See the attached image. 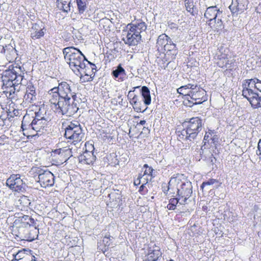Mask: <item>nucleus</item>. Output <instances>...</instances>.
<instances>
[{
  "instance_id": "obj_24",
  "label": "nucleus",
  "mask_w": 261,
  "mask_h": 261,
  "mask_svg": "<svg viewBox=\"0 0 261 261\" xmlns=\"http://www.w3.org/2000/svg\"><path fill=\"white\" fill-rule=\"evenodd\" d=\"M127 28L133 30L134 32L141 37V34L145 31L147 29V26L145 22L140 21L127 24Z\"/></svg>"
},
{
  "instance_id": "obj_15",
  "label": "nucleus",
  "mask_w": 261,
  "mask_h": 261,
  "mask_svg": "<svg viewBox=\"0 0 261 261\" xmlns=\"http://www.w3.org/2000/svg\"><path fill=\"white\" fill-rule=\"evenodd\" d=\"M259 81V80L255 78L253 79L248 80L246 81L245 83H243L242 87V95L243 96L247 99V100L250 102V104L252 105L251 100L253 98L252 96L248 95V94H246L245 91H250V90L251 91H255L256 89L257 84Z\"/></svg>"
},
{
  "instance_id": "obj_27",
  "label": "nucleus",
  "mask_w": 261,
  "mask_h": 261,
  "mask_svg": "<svg viewBox=\"0 0 261 261\" xmlns=\"http://www.w3.org/2000/svg\"><path fill=\"white\" fill-rule=\"evenodd\" d=\"M111 74L114 79H118V81H123L126 77L125 70L122 66H117L116 68H114Z\"/></svg>"
},
{
  "instance_id": "obj_63",
  "label": "nucleus",
  "mask_w": 261,
  "mask_h": 261,
  "mask_svg": "<svg viewBox=\"0 0 261 261\" xmlns=\"http://www.w3.org/2000/svg\"><path fill=\"white\" fill-rule=\"evenodd\" d=\"M144 184H142V185L141 186L140 188V190H143V188H144Z\"/></svg>"
},
{
  "instance_id": "obj_46",
  "label": "nucleus",
  "mask_w": 261,
  "mask_h": 261,
  "mask_svg": "<svg viewBox=\"0 0 261 261\" xmlns=\"http://www.w3.org/2000/svg\"><path fill=\"white\" fill-rule=\"evenodd\" d=\"M216 132L215 130L208 129V130L205 133L204 137V140L209 142L212 136Z\"/></svg>"
},
{
  "instance_id": "obj_39",
  "label": "nucleus",
  "mask_w": 261,
  "mask_h": 261,
  "mask_svg": "<svg viewBox=\"0 0 261 261\" xmlns=\"http://www.w3.org/2000/svg\"><path fill=\"white\" fill-rule=\"evenodd\" d=\"M129 102L133 106L134 110L137 112H144L147 109V107H146L144 110H143V108L145 106V105L143 103H136L131 98H130Z\"/></svg>"
},
{
  "instance_id": "obj_9",
  "label": "nucleus",
  "mask_w": 261,
  "mask_h": 261,
  "mask_svg": "<svg viewBox=\"0 0 261 261\" xmlns=\"http://www.w3.org/2000/svg\"><path fill=\"white\" fill-rule=\"evenodd\" d=\"M55 177L49 171H40L38 178L41 187L46 188L51 187L54 184Z\"/></svg>"
},
{
  "instance_id": "obj_23",
  "label": "nucleus",
  "mask_w": 261,
  "mask_h": 261,
  "mask_svg": "<svg viewBox=\"0 0 261 261\" xmlns=\"http://www.w3.org/2000/svg\"><path fill=\"white\" fill-rule=\"evenodd\" d=\"M79 162L84 164H92L96 159V156L94 155L92 151L86 150L83 154L78 157Z\"/></svg>"
},
{
  "instance_id": "obj_38",
  "label": "nucleus",
  "mask_w": 261,
  "mask_h": 261,
  "mask_svg": "<svg viewBox=\"0 0 261 261\" xmlns=\"http://www.w3.org/2000/svg\"><path fill=\"white\" fill-rule=\"evenodd\" d=\"M129 102L133 106L134 110L137 112H144L147 109V107H146L144 110H143V108L145 106V105L143 103H136L131 98H130Z\"/></svg>"
},
{
  "instance_id": "obj_1",
  "label": "nucleus",
  "mask_w": 261,
  "mask_h": 261,
  "mask_svg": "<svg viewBox=\"0 0 261 261\" xmlns=\"http://www.w3.org/2000/svg\"><path fill=\"white\" fill-rule=\"evenodd\" d=\"M48 93L51 95L49 100L50 103H56L64 99H74L76 97V93L72 91L71 86L65 82H62L58 84V87L51 89Z\"/></svg>"
},
{
  "instance_id": "obj_45",
  "label": "nucleus",
  "mask_w": 261,
  "mask_h": 261,
  "mask_svg": "<svg viewBox=\"0 0 261 261\" xmlns=\"http://www.w3.org/2000/svg\"><path fill=\"white\" fill-rule=\"evenodd\" d=\"M55 153H58L59 155H64L68 154L70 156H72V151L71 149H56L55 151Z\"/></svg>"
},
{
  "instance_id": "obj_8",
  "label": "nucleus",
  "mask_w": 261,
  "mask_h": 261,
  "mask_svg": "<svg viewBox=\"0 0 261 261\" xmlns=\"http://www.w3.org/2000/svg\"><path fill=\"white\" fill-rule=\"evenodd\" d=\"M6 184L11 190L15 192H23L25 190V183L21 178V176L19 174L11 175L7 179Z\"/></svg>"
},
{
  "instance_id": "obj_2",
  "label": "nucleus",
  "mask_w": 261,
  "mask_h": 261,
  "mask_svg": "<svg viewBox=\"0 0 261 261\" xmlns=\"http://www.w3.org/2000/svg\"><path fill=\"white\" fill-rule=\"evenodd\" d=\"M202 120L198 117H192L189 121H185L183 126L185 127L178 135L180 138L185 137L186 140L192 141L195 139L201 130L202 125Z\"/></svg>"
},
{
  "instance_id": "obj_53",
  "label": "nucleus",
  "mask_w": 261,
  "mask_h": 261,
  "mask_svg": "<svg viewBox=\"0 0 261 261\" xmlns=\"http://www.w3.org/2000/svg\"><path fill=\"white\" fill-rule=\"evenodd\" d=\"M142 174H139V175H138V177L137 178V179L135 180L134 181V184L135 185H140V183H141V178H142Z\"/></svg>"
},
{
  "instance_id": "obj_14",
  "label": "nucleus",
  "mask_w": 261,
  "mask_h": 261,
  "mask_svg": "<svg viewBox=\"0 0 261 261\" xmlns=\"http://www.w3.org/2000/svg\"><path fill=\"white\" fill-rule=\"evenodd\" d=\"M248 0H232L229 8L233 15H238L247 9Z\"/></svg>"
},
{
  "instance_id": "obj_61",
  "label": "nucleus",
  "mask_w": 261,
  "mask_h": 261,
  "mask_svg": "<svg viewBox=\"0 0 261 261\" xmlns=\"http://www.w3.org/2000/svg\"><path fill=\"white\" fill-rule=\"evenodd\" d=\"M145 123H146V121L143 120H141L138 124H141V125H144L145 124Z\"/></svg>"
},
{
  "instance_id": "obj_43",
  "label": "nucleus",
  "mask_w": 261,
  "mask_h": 261,
  "mask_svg": "<svg viewBox=\"0 0 261 261\" xmlns=\"http://www.w3.org/2000/svg\"><path fill=\"white\" fill-rule=\"evenodd\" d=\"M176 44L173 43L172 40L170 39L168 43L166 44L165 47L163 49V53H164L165 51H169L176 49Z\"/></svg>"
},
{
  "instance_id": "obj_33",
  "label": "nucleus",
  "mask_w": 261,
  "mask_h": 261,
  "mask_svg": "<svg viewBox=\"0 0 261 261\" xmlns=\"http://www.w3.org/2000/svg\"><path fill=\"white\" fill-rule=\"evenodd\" d=\"M58 8L68 12L70 10L71 0H57Z\"/></svg>"
},
{
  "instance_id": "obj_37",
  "label": "nucleus",
  "mask_w": 261,
  "mask_h": 261,
  "mask_svg": "<svg viewBox=\"0 0 261 261\" xmlns=\"http://www.w3.org/2000/svg\"><path fill=\"white\" fill-rule=\"evenodd\" d=\"M82 71H84L85 76H87L86 79L84 80V82H90L93 80L94 75H93V70H90L89 66H84L83 68H82Z\"/></svg>"
},
{
  "instance_id": "obj_20",
  "label": "nucleus",
  "mask_w": 261,
  "mask_h": 261,
  "mask_svg": "<svg viewBox=\"0 0 261 261\" xmlns=\"http://www.w3.org/2000/svg\"><path fill=\"white\" fill-rule=\"evenodd\" d=\"M37 93L36 91V87L32 83L27 84L26 87V92L24 96V99L25 101L28 103H34L36 100Z\"/></svg>"
},
{
  "instance_id": "obj_50",
  "label": "nucleus",
  "mask_w": 261,
  "mask_h": 261,
  "mask_svg": "<svg viewBox=\"0 0 261 261\" xmlns=\"http://www.w3.org/2000/svg\"><path fill=\"white\" fill-rule=\"evenodd\" d=\"M210 140H212V143L216 146L217 144V143H218L219 137L217 135L214 134L212 136Z\"/></svg>"
},
{
  "instance_id": "obj_13",
  "label": "nucleus",
  "mask_w": 261,
  "mask_h": 261,
  "mask_svg": "<svg viewBox=\"0 0 261 261\" xmlns=\"http://www.w3.org/2000/svg\"><path fill=\"white\" fill-rule=\"evenodd\" d=\"M245 93L248 95L252 96V107L254 108H261V81L259 80L257 84L256 89L255 91H251L250 92L245 91Z\"/></svg>"
},
{
  "instance_id": "obj_21",
  "label": "nucleus",
  "mask_w": 261,
  "mask_h": 261,
  "mask_svg": "<svg viewBox=\"0 0 261 261\" xmlns=\"http://www.w3.org/2000/svg\"><path fill=\"white\" fill-rule=\"evenodd\" d=\"M162 254L160 247L154 244L149 247L147 257L144 261H156L161 257Z\"/></svg>"
},
{
  "instance_id": "obj_47",
  "label": "nucleus",
  "mask_w": 261,
  "mask_h": 261,
  "mask_svg": "<svg viewBox=\"0 0 261 261\" xmlns=\"http://www.w3.org/2000/svg\"><path fill=\"white\" fill-rule=\"evenodd\" d=\"M216 159L214 156L213 154H211V156L207 158V163L209 166H213L216 162Z\"/></svg>"
},
{
  "instance_id": "obj_49",
  "label": "nucleus",
  "mask_w": 261,
  "mask_h": 261,
  "mask_svg": "<svg viewBox=\"0 0 261 261\" xmlns=\"http://www.w3.org/2000/svg\"><path fill=\"white\" fill-rule=\"evenodd\" d=\"M185 6L186 7L187 10L192 14L193 12L194 7L193 3L190 2H187L185 4Z\"/></svg>"
},
{
  "instance_id": "obj_29",
  "label": "nucleus",
  "mask_w": 261,
  "mask_h": 261,
  "mask_svg": "<svg viewBox=\"0 0 261 261\" xmlns=\"http://www.w3.org/2000/svg\"><path fill=\"white\" fill-rule=\"evenodd\" d=\"M17 74H18V70L16 69L15 66H12V69H7L3 72L2 77L14 82L15 75H16Z\"/></svg>"
},
{
  "instance_id": "obj_7",
  "label": "nucleus",
  "mask_w": 261,
  "mask_h": 261,
  "mask_svg": "<svg viewBox=\"0 0 261 261\" xmlns=\"http://www.w3.org/2000/svg\"><path fill=\"white\" fill-rule=\"evenodd\" d=\"M176 184V195L181 200V203H186L192 194V183L189 181H181L174 178Z\"/></svg>"
},
{
  "instance_id": "obj_32",
  "label": "nucleus",
  "mask_w": 261,
  "mask_h": 261,
  "mask_svg": "<svg viewBox=\"0 0 261 261\" xmlns=\"http://www.w3.org/2000/svg\"><path fill=\"white\" fill-rule=\"evenodd\" d=\"M16 70H18V74L15 75V80L14 82L16 87H17L19 85L21 84V82L23 77V71H24L23 66H15Z\"/></svg>"
},
{
  "instance_id": "obj_3",
  "label": "nucleus",
  "mask_w": 261,
  "mask_h": 261,
  "mask_svg": "<svg viewBox=\"0 0 261 261\" xmlns=\"http://www.w3.org/2000/svg\"><path fill=\"white\" fill-rule=\"evenodd\" d=\"M63 52L65 59L69 65H86V62L90 65H95L88 61L79 49L73 47H66Z\"/></svg>"
},
{
  "instance_id": "obj_60",
  "label": "nucleus",
  "mask_w": 261,
  "mask_h": 261,
  "mask_svg": "<svg viewBox=\"0 0 261 261\" xmlns=\"http://www.w3.org/2000/svg\"><path fill=\"white\" fill-rule=\"evenodd\" d=\"M162 189H163V192H164V193L166 195H168V191H167V189H166V188L162 187Z\"/></svg>"
},
{
  "instance_id": "obj_6",
  "label": "nucleus",
  "mask_w": 261,
  "mask_h": 261,
  "mask_svg": "<svg viewBox=\"0 0 261 261\" xmlns=\"http://www.w3.org/2000/svg\"><path fill=\"white\" fill-rule=\"evenodd\" d=\"M186 96L188 100V101H185V103L190 107L193 105L201 104L207 99L206 91L194 84H193L192 89L189 91V94Z\"/></svg>"
},
{
  "instance_id": "obj_58",
  "label": "nucleus",
  "mask_w": 261,
  "mask_h": 261,
  "mask_svg": "<svg viewBox=\"0 0 261 261\" xmlns=\"http://www.w3.org/2000/svg\"><path fill=\"white\" fill-rule=\"evenodd\" d=\"M90 68V70H93V75H95V73L99 69H97V66H95V68H92V66H89Z\"/></svg>"
},
{
  "instance_id": "obj_28",
  "label": "nucleus",
  "mask_w": 261,
  "mask_h": 261,
  "mask_svg": "<svg viewBox=\"0 0 261 261\" xmlns=\"http://www.w3.org/2000/svg\"><path fill=\"white\" fill-rule=\"evenodd\" d=\"M3 88L4 89H6L7 92H9L10 93H14L16 90L19 91V89H17L14 83V82L9 81V80H6V79L3 78Z\"/></svg>"
},
{
  "instance_id": "obj_55",
  "label": "nucleus",
  "mask_w": 261,
  "mask_h": 261,
  "mask_svg": "<svg viewBox=\"0 0 261 261\" xmlns=\"http://www.w3.org/2000/svg\"><path fill=\"white\" fill-rule=\"evenodd\" d=\"M253 210L256 213L261 214V208H259L258 205H255L253 207Z\"/></svg>"
},
{
  "instance_id": "obj_18",
  "label": "nucleus",
  "mask_w": 261,
  "mask_h": 261,
  "mask_svg": "<svg viewBox=\"0 0 261 261\" xmlns=\"http://www.w3.org/2000/svg\"><path fill=\"white\" fill-rule=\"evenodd\" d=\"M222 14V12L217 7V6H210L207 8L204 17L208 20V25L212 28V21L216 17H219V15Z\"/></svg>"
},
{
  "instance_id": "obj_36",
  "label": "nucleus",
  "mask_w": 261,
  "mask_h": 261,
  "mask_svg": "<svg viewBox=\"0 0 261 261\" xmlns=\"http://www.w3.org/2000/svg\"><path fill=\"white\" fill-rule=\"evenodd\" d=\"M31 251L30 250H27L25 249H23L22 250L19 251L17 253L15 256V259L17 261H20L22 260V259L25 257H31L32 258V261H35V259H33V257L31 256L30 255L27 254L25 255V252H29Z\"/></svg>"
},
{
  "instance_id": "obj_22",
  "label": "nucleus",
  "mask_w": 261,
  "mask_h": 261,
  "mask_svg": "<svg viewBox=\"0 0 261 261\" xmlns=\"http://www.w3.org/2000/svg\"><path fill=\"white\" fill-rule=\"evenodd\" d=\"M1 53L6 54V58L9 63H12L14 59H15L16 56L17 55L16 50L11 44H8L5 46H3Z\"/></svg>"
},
{
  "instance_id": "obj_30",
  "label": "nucleus",
  "mask_w": 261,
  "mask_h": 261,
  "mask_svg": "<svg viewBox=\"0 0 261 261\" xmlns=\"http://www.w3.org/2000/svg\"><path fill=\"white\" fill-rule=\"evenodd\" d=\"M193 84H188L186 85L182 86L177 89V92L180 95H183V98L186 101H188V98H187V94H189V91L192 89Z\"/></svg>"
},
{
  "instance_id": "obj_52",
  "label": "nucleus",
  "mask_w": 261,
  "mask_h": 261,
  "mask_svg": "<svg viewBox=\"0 0 261 261\" xmlns=\"http://www.w3.org/2000/svg\"><path fill=\"white\" fill-rule=\"evenodd\" d=\"M257 149L256 154L258 155H261V139H260L258 142Z\"/></svg>"
},
{
  "instance_id": "obj_34",
  "label": "nucleus",
  "mask_w": 261,
  "mask_h": 261,
  "mask_svg": "<svg viewBox=\"0 0 261 261\" xmlns=\"http://www.w3.org/2000/svg\"><path fill=\"white\" fill-rule=\"evenodd\" d=\"M180 204H185L186 203H181V200L178 197H172L169 199V203L166 207L169 210H174L176 207L178 203Z\"/></svg>"
},
{
  "instance_id": "obj_59",
  "label": "nucleus",
  "mask_w": 261,
  "mask_h": 261,
  "mask_svg": "<svg viewBox=\"0 0 261 261\" xmlns=\"http://www.w3.org/2000/svg\"><path fill=\"white\" fill-rule=\"evenodd\" d=\"M62 156V155H61ZM65 158V162H66L71 156H70L68 154H65L64 155H63Z\"/></svg>"
},
{
  "instance_id": "obj_16",
  "label": "nucleus",
  "mask_w": 261,
  "mask_h": 261,
  "mask_svg": "<svg viewBox=\"0 0 261 261\" xmlns=\"http://www.w3.org/2000/svg\"><path fill=\"white\" fill-rule=\"evenodd\" d=\"M110 201L108 203L107 205L109 207L118 211L122 210V196L120 193L116 192H112L109 194Z\"/></svg>"
},
{
  "instance_id": "obj_10",
  "label": "nucleus",
  "mask_w": 261,
  "mask_h": 261,
  "mask_svg": "<svg viewBox=\"0 0 261 261\" xmlns=\"http://www.w3.org/2000/svg\"><path fill=\"white\" fill-rule=\"evenodd\" d=\"M140 91L141 94V96L134 95L131 99L138 103H142V101H143V105L145 106L150 105L151 99L149 88L144 86L142 87Z\"/></svg>"
},
{
  "instance_id": "obj_5",
  "label": "nucleus",
  "mask_w": 261,
  "mask_h": 261,
  "mask_svg": "<svg viewBox=\"0 0 261 261\" xmlns=\"http://www.w3.org/2000/svg\"><path fill=\"white\" fill-rule=\"evenodd\" d=\"M64 137L68 142H80L84 137L81 125L78 121L70 122L65 128Z\"/></svg>"
},
{
  "instance_id": "obj_11",
  "label": "nucleus",
  "mask_w": 261,
  "mask_h": 261,
  "mask_svg": "<svg viewBox=\"0 0 261 261\" xmlns=\"http://www.w3.org/2000/svg\"><path fill=\"white\" fill-rule=\"evenodd\" d=\"M128 30L123 31L122 40L128 45H137L141 40V37L133 32V30L127 28Z\"/></svg>"
},
{
  "instance_id": "obj_41",
  "label": "nucleus",
  "mask_w": 261,
  "mask_h": 261,
  "mask_svg": "<svg viewBox=\"0 0 261 261\" xmlns=\"http://www.w3.org/2000/svg\"><path fill=\"white\" fill-rule=\"evenodd\" d=\"M76 4L80 14H83L87 8L86 2L82 0H76Z\"/></svg>"
},
{
  "instance_id": "obj_4",
  "label": "nucleus",
  "mask_w": 261,
  "mask_h": 261,
  "mask_svg": "<svg viewBox=\"0 0 261 261\" xmlns=\"http://www.w3.org/2000/svg\"><path fill=\"white\" fill-rule=\"evenodd\" d=\"M75 98L69 100L64 99L62 101H58L56 103H50L54 106V108L59 113L68 117L73 116L76 114L79 108L77 106V101Z\"/></svg>"
},
{
  "instance_id": "obj_17",
  "label": "nucleus",
  "mask_w": 261,
  "mask_h": 261,
  "mask_svg": "<svg viewBox=\"0 0 261 261\" xmlns=\"http://www.w3.org/2000/svg\"><path fill=\"white\" fill-rule=\"evenodd\" d=\"M50 120L51 119L49 116H47L45 119L38 121H32V125L33 126V130L37 133H44L47 130V128L48 127Z\"/></svg>"
},
{
  "instance_id": "obj_64",
  "label": "nucleus",
  "mask_w": 261,
  "mask_h": 261,
  "mask_svg": "<svg viewBox=\"0 0 261 261\" xmlns=\"http://www.w3.org/2000/svg\"><path fill=\"white\" fill-rule=\"evenodd\" d=\"M143 129H144V130L147 129V130H149V129H148V127H143Z\"/></svg>"
},
{
  "instance_id": "obj_12",
  "label": "nucleus",
  "mask_w": 261,
  "mask_h": 261,
  "mask_svg": "<svg viewBox=\"0 0 261 261\" xmlns=\"http://www.w3.org/2000/svg\"><path fill=\"white\" fill-rule=\"evenodd\" d=\"M20 221L22 227L35 226L34 229L33 230V231H34V235L32 237L29 236L27 239L30 241L34 240L38 237V233H39V229L36 226V221L28 215H23L20 218Z\"/></svg>"
},
{
  "instance_id": "obj_62",
  "label": "nucleus",
  "mask_w": 261,
  "mask_h": 261,
  "mask_svg": "<svg viewBox=\"0 0 261 261\" xmlns=\"http://www.w3.org/2000/svg\"><path fill=\"white\" fill-rule=\"evenodd\" d=\"M149 167H150L147 164H146L144 165V166H143V168H146L147 169V168H149Z\"/></svg>"
},
{
  "instance_id": "obj_48",
  "label": "nucleus",
  "mask_w": 261,
  "mask_h": 261,
  "mask_svg": "<svg viewBox=\"0 0 261 261\" xmlns=\"http://www.w3.org/2000/svg\"><path fill=\"white\" fill-rule=\"evenodd\" d=\"M111 241V237L109 236L108 237L106 236L103 240L102 243L105 245V247H109L110 245V241Z\"/></svg>"
},
{
  "instance_id": "obj_26",
  "label": "nucleus",
  "mask_w": 261,
  "mask_h": 261,
  "mask_svg": "<svg viewBox=\"0 0 261 261\" xmlns=\"http://www.w3.org/2000/svg\"><path fill=\"white\" fill-rule=\"evenodd\" d=\"M170 38L165 34L160 35L157 39L156 47L159 52H163V49L170 40Z\"/></svg>"
},
{
  "instance_id": "obj_56",
  "label": "nucleus",
  "mask_w": 261,
  "mask_h": 261,
  "mask_svg": "<svg viewBox=\"0 0 261 261\" xmlns=\"http://www.w3.org/2000/svg\"><path fill=\"white\" fill-rule=\"evenodd\" d=\"M81 68V69H77V72L79 73L80 75V77L82 78V77L85 76V73L84 71H82V68H83L82 66H79Z\"/></svg>"
},
{
  "instance_id": "obj_44",
  "label": "nucleus",
  "mask_w": 261,
  "mask_h": 261,
  "mask_svg": "<svg viewBox=\"0 0 261 261\" xmlns=\"http://www.w3.org/2000/svg\"><path fill=\"white\" fill-rule=\"evenodd\" d=\"M47 116L45 115V114H43L42 112L41 111L40 109H39V110L38 112H36L35 113V116L32 117L33 119L32 121H36V120H42L43 119H45Z\"/></svg>"
},
{
  "instance_id": "obj_54",
  "label": "nucleus",
  "mask_w": 261,
  "mask_h": 261,
  "mask_svg": "<svg viewBox=\"0 0 261 261\" xmlns=\"http://www.w3.org/2000/svg\"><path fill=\"white\" fill-rule=\"evenodd\" d=\"M168 26L171 29H177L178 28L177 25L174 22H168Z\"/></svg>"
},
{
  "instance_id": "obj_19",
  "label": "nucleus",
  "mask_w": 261,
  "mask_h": 261,
  "mask_svg": "<svg viewBox=\"0 0 261 261\" xmlns=\"http://www.w3.org/2000/svg\"><path fill=\"white\" fill-rule=\"evenodd\" d=\"M31 31V37L32 39H38L44 35L46 29L42 22L35 23L33 24V25L30 30Z\"/></svg>"
},
{
  "instance_id": "obj_51",
  "label": "nucleus",
  "mask_w": 261,
  "mask_h": 261,
  "mask_svg": "<svg viewBox=\"0 0 261 261\" xmlns=\"http://www.w3.org/2000/svg\"><path fill=\"white\" fill-rule=\"evenodd\" d=\"M153 171L154 169L152 167H149L148 169H146L144 171V174H148L152 176Z\"/></svg>"
},
{
  "instance_id": "obj_40",
  "label": "nucleus",
  "mask_w": 261,
  "mask_h": 261,
  "mask_svg": "<svg viewBox=\"0 0 261 261\" xmlns=\"http://www.w3.org/2000/svg\"><path fill=\"white\" fill-rule=\"evenodd\" d=\"M215 24L212 26L216 30L221 29L223 27V22L222 21V15H219V17H216L213 20Z\"/></svg>"
},
{
  "instance_id": "obj_31",
  "label": "nucleus",
  "mask_w": 261,
  "mask_h": 261,
  "mask_svg": "<svg viewBox=\"0 0 261 261\" xmlns=\"http://www.w3.org/2000/svg\"><path fill=\"white\" fill-rule=\"evenodd\" d=\"M33 126L32 125V120L29 115L24 116L22 122L21 128L23 132L27 130H33Z\"/></svg>"
},
{
  "instance_id": "obj_25",
  "label": "nucleus",
  "mask_w": 261,
  "mask_h": 261,
  "mask_svg": "<svg viewBox=\"0 0 261 261\" xmlns=\"http://www.w3.org/2000/svg\"><path fill=\"white\" fill-rule=\"evenodd\" d=\"M221 184L218 180L214 178H210L207 180L202 182L200 186V188L205 191H210L214 188H218Z\"/></svg>"
},
{
  "instance_id": "obj_35",
  "label": "nucleus",
  "mask_w": 261,
  "mask_h": 261,
  "mask_svg": "<svg viewBox=\"0 0 261 261\" xmlns=\"http://www.w3.org/2000/svg\"><path fill=\"white\" fill-rule=\"evenodd\" d=\"M167 191H168V195L172 197H177L176 195V184L174 179H171L168 182Z\"/></svg>"
},
{
  "instance_id": "obj_42",
  "label": "nucleus",
  "mask_w": 261,
  "mask_h": 261,
  "mask_svg": "<svg viewBox=\"0 0 261 261\" xmlns=\"http://www.w3.org/2000/svg\"><path fill=\"white\" fill-rule=\"evenodd\" d=\"M222 68V71L223 72L224 74L228 77L234 76L235 74V69L232 68H229L225 69L227 66H221Z\"/></svg>"
},
{
  "instance_id": "obj_57",
  "label": "nucleus",
  "mask_w": 261,
  "mask_h": 261,
  "mask_svg": "<svg viewBox=\"0 0 261 261\" xmlns=\"http://www.w3.org/2000/svg\"><path fill=\"white\" fill-rule=\"evenodd\" d=\"M140 87V86H136V87H134L133 90H130V91H129L128 97H130L132 96V95H133L132 93H133L135 91L136 89L139 88Z\"/></svg>"
}]
</instances>
